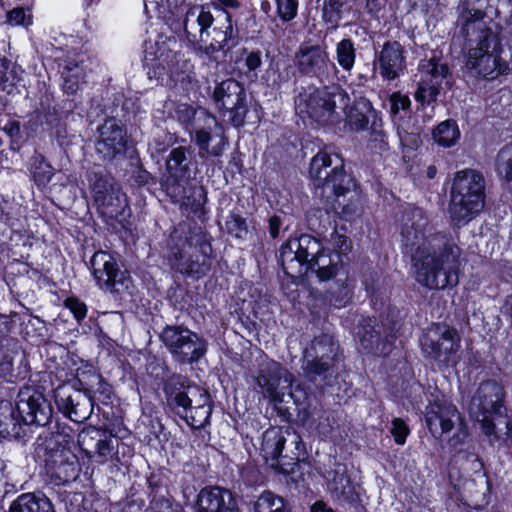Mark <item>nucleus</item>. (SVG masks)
I'll list each match as a JSON object with an SVG mask.
<instances>
[{
    "label": "nucleus",
    "instance_id": "nucleus-1",
    "mask_svg": "<svg viewBox=\"0 0 512 512\" xmlns=\"http://www.w3.org/2000/svg\"><path fill=\"white\" fill-rule=\"evenodd\" d=\"M351 251V239L336 228L325 243L310 234H301L281 244L278 265L287 277L315 274L319 282H328L348 264Z\"/></svg>",
    "mask_w": 512,
    "mask_h": 512
},
{
    "label": "nucleus",
    "instance_id": "nucleus-2",
    "mask_svg": "<svg viewBox=\"0 0 512 512\" xmlns=\"http://www.w3.org/2000/svg\"><path fill=\"white\" fill-rule=\"evenodd\" d=\"M228 144L224 132L214 134L210 126L196 129L188 145L172 147L165 158L166 190L170 196H183L191 180L202 179L214 160L220 158Z\"/></svg>",
    "mask_w": 512,
    "mask_h": 512
},
{
    "label": "nucleus",
    "instance_id": "nucleus-3",
    "mask_svg": "<svg viewBox=\"0 0 512 512\" xmlns=\"http://www.w3.org/2000/svg\"><path fill=\"white\" fill-rule=\"evenodd\" d=\"M462 250L447 232L430 235L412 255L416 282L428 290L451 289L459 283Z\"/></svg>",
    "mask_w": 512,
    "mask_h": 512
},
{
    "label": "nucleus",
    "instance_id": "nucleus-4",
    "mask_svg": "<svg viewBox=\"0 0 512 512\" xmlns=\"http://www.w3.org/2000/svg\"><path fill=\"white\" fill-rule=\"evenodd\" d=\"M171 268L186 278L205 277L213 264L212 236L201 228L180 225L172 230L167 243Z\"/></svg>",
    "mask_w": 512,
    "mask_h": 512
},
{
    "label": "nucleus",
    "instance_id": "nucleus-5",
    "mask_svg": "<svg viewBox=\"0 0 512 512\" xmlns=\"http://www.w3.org/2000/svg\"><path fill=\"white\" fill-rule=\"evenodd\" d=\"M339 162L332 167V155L320 150L311 160L309 174L314 182L315 195L331 204L334 210H340L343 215H351L354 212V204L346 202L348 194H352V188L356 186L354 177L345 170L344 161L335 154Z\"/></svg>",
    "mask_w": 512,
    "mask_h": 512
},
{
    "label": "nucleus",
    "instance_id": "nucleus-6",
    "mask_svg": "<svg viewBox=\"0 0 512 512\" xmlns=\"http://www.w3.org/2000/svg\"><path fill=\"white\" fill-rule=\"evenodd\" d=\"M486 199L485 178L480 171L456 172L450 190L449 215L454 226L462 227L483 210Z\"/></svg>",
    "mask_w": 512,
    "mask_h": 512
},
{
    "label": "nucleus",
    "instance_id": "nucleus-7",
    "mask_svg": "<svg viewBox=\"0 0 512 512\" xmlns=\"http://www.w3.org/2000/svg\"><path fill=\"white\" fill-rule=\"evenodd\" d=\"M350 103L348 92L340 84L301 87L295 97V109L302 118L326 126L338 121L340 113Z\"/></svg>",
    "mask_w": 512,
    "mask_h": 512
},
{
    "label": "nucleus",
    "instance_id": "nucleus-8",
    "mask_svg": "<svg viewBox=\"0 0 512 512\" xmlns=\"http://www.w3.org/2000/svg\"><path fill=\"white\" fill-rule=\"evenodd\" d=\"M504 403V386L494 379L482 381L470 401V416L480 423L482 432L492 442L500 440L495 419L502 416Z\"/></svg>",
    "mask_w": 512,
    "mask_h": 512
},
{
    "label": "nucleus",
    "instance_id": "nucleus-9",
    "mask_svg": "<svg viewBox=\"0 0 512 512\" xmlns=\"http://www.w3.org/2000/svg\"><path fill=\"white\" fill-rule=\"evenodd\" d=\"M502 52L501 38L490 28H486L477 47L469 50L466 67L487 81L508 75L509 63L501 57Z\"/></svg>",
    "mask_w": 512,
    "mask_h": 512
},
{
    "label": "nucleus",
    "instance_id": "nucleus-10",
    "mask_svg": "<svg viewBox=\"0 0 512 512\" xmlns=\"http://www.w3.org/2000/svg\"><path fill=\"white\" fill-rule=\"evenodd\" d=\"M159 338L172 358L182 365H192L205 356L207 341L184 325H166Z\"/></svg>",
    "mask_w": 512,
    "mask_h": 512
},
{
    "label": "nucleus",
    "instance_id": "nucleus-11",
    "mask_svg": "<svg viewBox=\"0 0 512 512\" xmlns=\"http://www.w3.org/2000/svg\"><path fill=\"white\" fill-rule=\"evenodd\" d=\"M88 180L94 204L101 215L119 221L129 205L115 178L110 174L92 172Z\"/></svg>",
    "mask_w": 512,
    "mask_h": 512
},
{
    "label": "nucleus",
    "instance_id": "nucleus-12",
    "mask_svg": "<svg viewBox=\"0 0 512 512\" xmlns=\"http://www.w3.org/2000/svg\"><path fill=\"white\" fill-rule=\"evenodd\" d=\"M339 362V345L327 334L314 337L303 350L302 368L310 380L332 375Z\"/></svg>",
    "mask_w": 512,
    "mask_h": 512
},
{
    "label": "nucleus",
    "instance_id": "nucleus-13",
    "mask_svg": "<svg viewBox=\"0 0 512 512\" xmlns=\"http://www.w3.org/2000/svg\"><path fill=\"white\" fill-rule=\"evenodd\" d=\"M212 100L220 115H228V122L235 128L245 125L249 111L247 93L244 85L234 79L227 78L216 83Z\"/></svg>",
    "mask_w": 512,
    "mask_h": 512
},
{
    "label": "nucleus",
    "instance_id": "nucleus-14",
    "mask_svg": "<svg viewBox=\"0 0 512 512\" xmlns=\"http://www.w3.org/2000/svg\"><path fill=\"white\" fill-rule=\"evenodd\" d=\"M423 334L420 346L423 356L439 369L453 368L458 363L460 339L454 328L446 327L441 334Z\"/></svg>",
    "mask_w": 512,
    "mask_h": 512
},
{
    "label": "nucleus",
    "instance_id": "nucleus-15",
    "mask_svg": "<svg viewBox=\"0 0 512 512\" xmlns=\"http://www.w3.org/2000/svg\"><path fill=\"white\" fill-rule=\"evenodd\" d=\"M197 389L198 386L193 380L180 373H172L163 378L162 392L165 412L179 418H185L192 405L191 392Z\"/></svg>",
    "mask_w": 512,
    "mask_h": 512
},
{
    "label": "nucleus",
    "instance_id": "nucleus-16",
    "mask_svg": "<svg viewBox=\"0 0 512 512\" xmlns=\"http://www.w3.org/2000/svg\"><path fill=\"white\" fill-rule=\"evenodd\" d=\"M169 474V469L165 467H158L146 474L149 512H184L182 505L171 493L172 481Z\"/></svg>",
    "mask_w": 512,
    "mask_h": 512
},
{
    "label": "nucleus",
    "instance_id": "nucleus-17",
    "mask_svg": "<svg viewBox=\"0 0 512 512\" xmlns=\"http://www.w3.org/2000/svg\"><path fill=\"white\" fill-rule=\"evenodd\" d=\"M16 410L25 425H47L52 418V407L41 387L23 386L17 395Z\"/></svg>",
    "mask_w": 512,
    "mask_h": 512
},
{
    "label": "nucleus",
    "instance_id": "nucleus-18",
    "mask_svg": "<svg viewBox=\"0 0 512 512\" xmlns=\"http://www.w3.org/2000/svg\"><path fill=\"white\" fill-rule=\"evenodd\" d=\"M345 113V121L351 131L361 132L370 128L373 140H380L384 143L386 137L383 131V120L380 111L376 110L371 101L364 97H356L353 103L342 110ZM385 144H387L385 142Z\"/></svg>",
    "mask_w": 512,
    "mask_h": 512
},
{
    "label": "nucleus",
    "instance_id": "nucleus-19",
    "mask_svg": "<svg viewBox=\"0 0 512 512\" xmlns=\"http://www.w3.org/2000/svg\"><path fill=\"white\" fill-rule=\"evenodd\" d=\"M295 65L301 75L314 77L320 81L328 79L332 72H337V67L330 60L326 47L319 44H301L295 53Z\"/></svg>",
    "mask_w": 512,
    "mask_h": 512
},
{
    "label": "nucleus",
    "instance_id": "nucleus-20",
    "mask_svg": "<svg viewBox=\"0 0 512 512\" xmlns=\"http://www.w3.org/2000/svg\"><path fill=\"white\" fill-rule=\"evenodd\" d=\"M88 267L96 282L100 286L105 285L111 291L119 292L118 286L128 289L131 283L129 274L120 270L117 260L109 252L103 250L94 252Z\"/></svg>",
    "mask_w": 512,
    "mask_h": 512
},
{
    "label": "nucleus",
    "instance_id": "nucleus-21",
    "mask_svg": "<svg viewBox=\"0 0 512 512\" xmlns=\"http://www.w3.org/2000/svg\"><path fill=\"white\" fill-rule=\"evenodd\" d=\"M95 149L103 160L112 161L124 156L128 149V137L125 125L114 117L105 119L98 128Z\"/></svg>",
    "mask_w": 512,
    "mask_h": 512
},
{
    "label": "nucleus",
    "instance_id": "nucleus-22",
    "mask_svg": "<svg viewBox=\"0 0 512 512\" xmlns=\"http://www.w3.org/2000/svg\"><path fill=\"white\" fill-rule=\"evenodd\" d=\"M424 419L430 434L434 438L440 439L443 434L454 429V420H462V415L452 402L436 397L426 405Z\"/></svg>",
    "mask_w": 512,
    "mask_h": 512
},
{
    "label": "nucleus",
    "instance_id": "nucleus-23",
    "mask_svg": "<svg viewBox=\"0 0 512 512\" xmlns=\"http://www.w3.org/2000/svg\"><path fill=\"white\" fill-rule=\"evenodd\" d=\"M360 342L370 354L378 357H387L394 349L397 339L394 325L368 322L361 325Z\"/></svg>",
    "mask_w": 512,
    "mask_h": 512
},
{
    "label": "nucleus",
    "instance_id": "nucleus-24",
    "mask_svg": "<svg viewBox=\"0 0 512 512\" xmlns=\"http://www.w3.org/2000/svg\"><path fill=\"white\" fill-rule=\"evenodd\" d=\"M177 44L176 38L172 37L167 41L157 42L154 51L145 52L143 67L147 69L150 79L163 80L177 67L179 52L174 49Z\"/></svg>",
    "mask_w": 512,
    "mask_h": 512
},
{
    "label": "nucleus",
    "instance_id": "nucleus-25",
    "mask_svg": "<svg viewBox=\"0 0 512 512\" xmlns=\"http://www.w3.org/2000/svg\"><path fill=\"white\" fill-rule=\"evenodd\" d=\"M292 382V374L276 361L261 368L257 377L263 394L274 403L283 402L284 396L290 394Z\"/></svg>",
    "mask_w": 512,
    "mask_h": 512
},
{
    "label": "nucleus",
    "instance_id": "nucleus-26",
    "mask_svg": "<svg viewBox=\"0 0 512 512\" xmlns=\"http://www.w3.org/2000/svg\"><path fill=\"white\" fill-rule=\"evenodd\" d=\"M373 64L383 80H396L407 68L404 47L397 40L385 41L381 50L375 53Z\"/></svg>",
    "mask_w": 512,
    "mask_h": 512
},
{
    "label": "nucleus",
    "instance_id": "nucleus-27",
    "mask_svg": "<svg viewBox=\"0 0 512 512\" xmlns=\"http://www.w3.org/2000/svg\"><path fill=\"white\" fill-rule=\"evenodd\" d=\"M396 220L400 223V234L405 246H414L423 236L427 219L423 209L407 203L397 205Z\"/></svg>",
    "mask_w": 512,
    "mask_h": 512
},
{
    "label": "nucleus",
    "instance_id": "nucleus-28",
    "mask_svg": "<svg viewBox=\"0 0 512 512\" xmlns=\"http://www.w3.org/2000/svg\"><path fill=\"white\" fill-rule=\"evenodd\" d=\"M195 512H239L232 492L220 486H205L197 494Z\"/></svg>",
    "mask_w": 512,
    "mask_h": 512
},
{
    "label": "nucleus",
    "instance_id": "nucleus-29",
    "mask_svg": "<svg viewBox=\"0 0 512 512\" xmlns=\"http://www.w3.org/2000/svg\"><path fill=\"white\" fill-rule=\"evenodd\" d=\"M66 384H71L72 387L80 394L90 395L91 389L95 384H99L102 375L96 370L95 366L81 358L78 362L70 357V352L66 348Z\"/></svg>",
    "mask_w": 512,
    "mask_h": 512
},
{
    "label": "nucleus",
    "instance_id": "nucleus-30",
    "mask_svg": "<svg viewBox=\"0 0 512 512\" xmlns=\"http://www.w3.org/2000/svg\"><path fill=\"white\" fill-rule=\"evenodd\" d=\"M85 495L81 492L73 493L72 497L66 494V512H84ZM118 512H149L145 508L143 486L134 481L126 491V497L118 503Z\"/></svg>",
    "mask_w": 512,
    "mask_h": 512
},
{
    "label": "nucleus",
    "instance_id": "nucleus-31",
    "mask_svg": "<svg viewBox=\"0 0 512 512\" xmlns=\"http://www.w3.org/2000/svg\"><path fill=\"white\" fill-rule=\"evenodd\" d=\"M45 453V481L46 484L61 496L63 493L64 480V446L56 440H49Z\"/></svg>",
    "mask_w": 512,
    "mask_h": 512
},
{
    "label": "nucleus",
    "instance_id": "nucleus-32",
    "mask_svg": "<svg viewBox=\"0 0 512 512\" xmlns=\"http://www.w3.org/2000/svg\"><path fill=\"white\" fill-rule=\"evenodd\" d=\"M178 122L190 134L192 138L196 129L205 128L207 126L216 127L218 122L212 114L206 110L198 111L195 107L187 103H181L175 110Z\"/></svg>",
    "mask_w": 512,
    "mask_h": 512
},
{
    "label": "nucleus",
    "instance_id": "nucleus-33",
    "mask_svg": "<svg viewBox=\"0 0 512 512\" xmlns=\"http://www.w3.org/2000/svg\"><path fill=\"white\" fill-rule=\"evenodd\" d=\"M349 268L350 262L333 278L334 282L325 292L326 299L334 308H345L352 302L355 286L349 278Z\"/></svg>",
    "mask_w": 512,
    "mask_h": 512
},
{
    "label": "nucleus",
    "instance_id": "nucleus-34",
    "mask_svg": "<svg viewBox=\"0 0 512 512\" xmlns=\"http://www.w3.org/2000/svg\"><path fill=\"white\" fill-rule=\"evenodd\" d=\"M175 198L184 199V205L187 210L193 214L202 224L209 219L210 208L207 207L208 191L203 185L190 183L185 186V194L183 196H174Z\"/></svg>",
    "mask_w": 512,
    "mask_h": 512
},
{
    "label": "nucleus",
    "instance_id": "nucleus-35",
    "mask_svg": "<svg viewBox=\"0 0 512 512\" xmlns=\"http://www.w3.org/2000/svg\"><path fill=\"white\" fill-rule=\"evenodd\" d=\"M329 486L331 492L338 500H342L352 506L361 504L360 494L357 492L356 486L345 466L342 469L333 470Z\"/></svg>",
    "mask_w": 512,
    "mask_h": 512
},
{
    "label": "nucleus",
    "instance_id": "nucleus-36",
    "mask_svg": "<svg viewBox=\"0 0 512 512\" xmlns=\"http://www.w3.org/2000/svg\"><path fill=\"white\" fill-rule=\"evenodd\" d=\"M66 51V95H73L86 84V71L84 68L85 54L80 51L71 58Z\"/></svg>",
    "mask_w": 512,
    "mask_h": 512
},
{
    "label": "nucleus",
    "instance_id": "nucleus-37",
    "mask_svg": "<svg viewBox=\"0 0 512 512\" xmlns=\"http://www.w3.org/2000/svg\"><path fill=\"white\" fill-rule=\"evenodd\" d=\"M322 22L327 33L336 31L345 17L350 13L349 0H323Z\"/></svg>",
    "mask_w": 512,
    "mask_h": 512
},
{
    "label": "nucleus",
    "instance_id": "nucleus-38",
    "mask_svg": "<svg viewBox=\"0 0 512 512\" xmlns=\"http://www.w3.org/2000/svg\"><path fill=\"white\" fill-rule=\"evenodd\" d=\"M9 401H0V437L19 438L22 435V420Z\"/></svg>",
    "mask_w": 512,
    "mask_h": 512
},
{
    "label": "nucleus",
    "instance_id": "nucleus-39",
    "mask_svg": "<svg viewBox=\"0 0 512 512\" xmlns=\"http://www.w3.org/2000/svg\"><path fill=\"white\" fill-rule=\"evenodd\" d=\"M431 138L438 147L452 148L458 144L461 131L455 119L448 118L439 122L431 131Z\"/></svg>",
    "mask_w": 512,
    "mask_h": 512
},
{
    "label": "nucleus",
    "instance_id": "nucleus-40",
    "mask_svg": "<svg viewBox=\"0 0 512 512\" xmlns=\"http://www.w3.org/2000/svg\"><path fill=\"white\" fill-rule=\"evenodd\" d=\"M390 117L397 128L405 129L409 124L412 114V102L407 94L400 91L393 92L389 96Z\"/></svg>",
    "mask_w": 512,
    "mask_h": 512
},
{
    "label": "nucleus",
    "instance_id": "nucleus-41",
    "mask_svg": "<svg viewBox=\"0 0 512 512\" xmlns=\"http://www.w3.org/2000/svg\"><path fill=\"white\" fill-rule=\"evenodd\" d=\"M78 398H82V400L75 399L70 395L66 397V419H69L71 422L79 430L82 425H85V421L90 417L93 403L89 395L79 394Z\"/></svg>",
    "mask_w": 512,
    "mask_h": 512
},
{
    "label": "nucleus",
    "instance_id": "nucleus-42",
    "mask_svg": "<svg viewBox=\"0 0 512 512\" xmlns=\"http://www.w3.org/2000/svg\"><path fill=\"white\" fill-rule=\"evenodd\" d=\"M10 512H54L50 500L41 494L24 493L11 504Z\"/></svg>",
    "mask_w": 512,
    "mask_h": 512
},
{
    "label": "nucleus",
    "instance_id": "nucleus-43",
    "mask_svg": "<svg viewBox=\"0 0 512 512\" xmlns=\"http://www.w3.org/2000/svg\"><path fill=\"white\" fill-rule=\"evenodd\" d=\"M109 410H103L100 424L95 426L101 430L102 434H108L115 437L116 445L119 439H123L129 434V430L124 424V419L119 413H115L113 406L107 407Z\"/></svg>",
    "mask_w": 512,
    "mask_h": 512
},
{
    "label": "nucleus",
    "instance_id": "nucleus-44",
    "mask_svg": "<svg viewBox=\"0 0 512 512\" xmlns=\"http://www.w3.org/2000/svg\"><path fill=\"white\" fill-rule=\"evenodd\" d=\"M87 435H92L95 440L92 452L97 453L99 457L107 459L108 457H113V455L118 454V450H115V447L118 445H116L114 436L104 433L102 434L101 430L96 429L95 426H91L90 431L82 434V444H84Z\"/></svg>",
    "mask_w": 512,
    "mask_h": 512
},
{
    "label": "nucleus",
    "instance_id": "nucleus-45",
    "mask_svg": "<svg viewBox=\"0 0 512 512\" xmlns=\"http://www.w3.org/2000/svg\"><path fill=\"white\" fill-rule=\"evenodd\" d=\"M254 512H292L289 502L270 490H264L254 502Z\"/></svg>",
    "mask_w": 512,
    "mask_h": 512
},
{
    "label": "nucleus",
    "instance_id": "nucleus-46",
    "mask_svg": "<svg viewBox=\"0 0 512 512\" xmlns=\"http://www.w3.org/2000/svg\"><path fill=\"white\" fill-rule=\"evenodd\" d=\"M286 443L281 429L270 428L263 433L262 437V451L265 455L272 460L279 461L284 458L282 455Z\"/></svg>",
    "mask_w": 512,
    "mask_h": 512
},
{
    "label": "nucleus",
    "instance_id": "nucleus-47",
    "mask_svg": "<svg viewBox=\"0 0 512 512\" xmlns=\"http://www.w3.org/2000/svg\"><path fill=\"white\" fill-rule=\"evenodd\" d=\"M357 49L355 42L350 37L341 39L335 48V59L345 72H351L356 63Z\"/></svg>",
    "mask_w": 512,
    "mask_h": 512
},
{
    "label": "nucleus",
    "instance_id": "nucleus-48",
    "mask_svg": "<svg viewBox=\"0 0 512 512\" xmlns=\"http://www.w3.org/2000/svg\"><path fill=\"white\" fill-rule=\"evenodd\" d=\"M420 69L423 73L430 76V82L442 84L443 80L450 75V68L446 62H442L440 57L432 56L428 60H422Z\"/></svg>",
    "mask_w": 512,
    "mask_h": 512
},
{
    "label": "nucleus",
    "instance_id": "nucleus-49",
    "mask_svg": "<svg viewBox=\"0 0 512 512\" xmlns=\"http://www.w3.org/2000/svg\"><path fill=\"white\" fill-rule=\"evenodd\" d=\"M18 353L16 343H4L0 345V379L12 381L14 372V358Z\"/></svg>",
    "mask_w": 512,
    "mask_h": 512
},
{
    "label": "nucleus",
    "instance_id": "nucleus-50",
    "mask_svg": "<svg viewBox=\"0 0 512 512\" xmlns=\"http://www.w3.org/2000/svg\"><path fill=\"white\" fill-rule=\"evenodd\" d=\"M220 25L222 27L223 40L228 44L230 52L241 42V36L236 22L233 21L232 14L229 11L219 12Z\"/></svg>",
    "mask_w": 512,
    "mask_h": 512
},
{
    "label": "nucleus",
    "instance_id": "nucleus-51",
    "mask_svg": "<svg viewBox=\"0 0 512 512\" xmlns=\"http://www.w3.org/2000/svg\"><path fill=\"white\" fill-rule=\"evenodd\" d=\"M90 427H86L82 425V427L78 430L77 427L73 428L66 424V451L70 450V444H77L79 449L86 454H90L92 452V448L95 444V440L92 435H87L85 438L84 444L81 442V436L83 433L90 431Z\"/></svg>",
    "mask_w": 512,
    "mask_h": 512
},
{
    "label": "nucleus",
    "instance_id": "nucleus-52",
    "mask_svg": "<svg viewBox=\"0 0 512 512\" xmlns=\"http://www.w3.org/2000/svg\"><path fill=\"white\" fill-rule=\"evenodd\" d=\"M168 299L176 310L188 311L192 307V295L183 285L175 283L168 290Z\"/></svg>",
    "mask_w": 512,
    "mask_h": 512
},
{
    "label": "nucleus",
    "instance_id": "nucleus-53",
    "mask_svg": "<svg viewBox=\"0 0 512 512\" xmlns=\"http://www.w3.org/2000/svg\"><path fill=\"white\" fill-rule=\"evenodd\" d=\"M485 16H486V13L484 10L472 9V8H470V4L467 0L463 1L462 4L460 5V12H459V21L461 24V32L463 34H468L470 26L476 22L483 21Z\"/></svg>",
    "mask_w": 512,
    "mask_h": 512
},
{
    "label": "nucleus",
    "instance_id": "nucleus-54",
    "mask_svg": "<svg viewBox=\"0 0 512 512\" xmlns=\"http://www.w3.org/2000/svg\"><path fill=\"white\" fill-rule=\"evenodd\" d=\"M211 407L208 405H198L187 412V416L182 418L190 428H201V426L210 425Z\"/></svg>",
    "mask_w": 512,
    "mask_h": 512
},
{
    "label": "nucleus",
    "instance_id": "nucleus-55",
    "mask_svg": "<svg viewBox=\"0 0 512 512\" xmlns=\"http://www.w3.org/2000/svg\"><path fill=\"white\" fill-rule=\"evenodd\" d=\"M89 397L91 398L92 403L94 401H98L105 407H110L113 406L116 395L113 386L102 376L99 384H95V387L91 389Z\"/></svg>",
    "mask_w": 512,
    "mask_h": 512
},
{
    "label": "nucleus",
    "instance_id": "nucleus-56",
    "mask_svg": "<svg viewBox=\"0 0 512 512\" xmlns=\"http://www.w3.org/2000/svg\"><path fill=\"white\" fill-rule=\"evenodd\" d=\"M213 37L210 44L203 48V52L209 58L213 57L216 53L223 52L225 55L230 53L228 44L223 40L222 27L220 25V16L216 17V25L212 29Z\"/></svg>",
    "mask_w": 512,
    "mask_h": 512
},
{
    "label": "nucleus",
    "instance_id": "nucleus-57",
    "mask_svg": "<svg viewBox=\"0 0 512 512\" xmlns=\"http://www.w3.org/2000/svg\"><path fill=\"white\" fill-rule=\"evenodd\" d=\"M498 175L507 183L512 182V144H507L498 153L496 161Z\"/></svg>",
    "mask_w": 512,
    "mask_h": 512
},
{
    "label": "nucleus",
    "instance_id": "nucleus-58",
    "mask_svg": "<svg viewBox=\"0 0 512 512\" xmlns=\"http://www.w3.org/2000/svg\"><path fill=\"white\" fill-rule=\"evenodd\" d=\"M244 61V66L248 72H255L262 65V52L259 49L249 50L247 47H241L236 52V63Z\"/></svg>",
    "mask_w": 512,
    "mask_h": 512
},
{
    "label": "nucleus",
    "instance_id": "nucleus-59",
    "mask_svg": "<svg viewBox=\"0 0 512 512\" xmlns=\"http://www.w3.org/2000/svg\"><path fill=\"white\" fill-rule=\"evenodd\" d=\"M276 14L282 23H288L297 17L299 0H274Z\"/></svg>",
    "mask_w": 512,
    "mask_h": 512
},
{
    "label": "nucleus",
    "instance_id": "nucleus-60",
    "mask_svg": "<svg viewBox=\"0 0 512 512\" xmlns=\"http://www.w3.org/2000/svg\"><path fill=\"white\" fill-rule=\"evenodd\" d=\"M459 428L458 430L448 439V446L451 451L454 452V454L451 457L450 463L454 461V459L462 453V449L460 446H462L465 443V440L469 436V430L465 423L464 418L462 417V420H458Z\"/></svg>",
    "mask_w": 512,
    "mask_h": 512
},
{
    "label": "nucleus",
    "instance_id": "nucleus-61",
    "mask_svg": "<svg viewBox=\"0 0 512 512\" xmlns=\"http://www.w3.org/2000/svg\"><path fill=\"white\" fill-rule=\"evenodd\" d=\"M6 22L11 26L28 27L33 23V15L29 8L16 7L7 12Z\"/></svg>",
    "mask_w": 512,
    "mask_h": 512
},
{
    "label": "nucleus",
    "instance_id": "nucleus-62",
    "mask_svg": "<svg viewBox=\"0 0 512 512\" xmlns=\"http://www.w3.org/2000/svg\"><path fill=\"white\" fill-rule=\"evenodd\" d=\"M228 233L233 237L241 239L248 233L246 219L238 213L231 212L226 221Z\"/></svg>",
    "mask_w": 512,
    "mask_h": 512
},
{
    "label": "nucleus",
    "instance_id": "nucleus-63",
    "mask_svg": "<svg viewBox=\"0 0 512 512\" xmlns=\"http://www.w3.org/2000/svg\"><path fill=\"white\" fill-rule=\"evenodd\" d=\"M131 180L133 184L139 188L156 183L155 176L144 168L140 158L136 159V163L131 174Z\"/></svg>",
    "mask_w": 512,
    "mask_h": 512
},
{
    "label": "nucleus",
    "instance_id": "nucleus-64",
    "mask_svg": "<svg viewBox=\"0 0 512 512\" xmlns=\"http://www.w3.org/2000/svg\"><path fill=\"white\" fill-rule=\"evenodd\" d=\"M391 435L397 445H404L410 434V428L406 421L402 418H394L391 422Z\"/></svg>",
    "mask_w": 512,
    "mask_h": 512
}]
</instances>
